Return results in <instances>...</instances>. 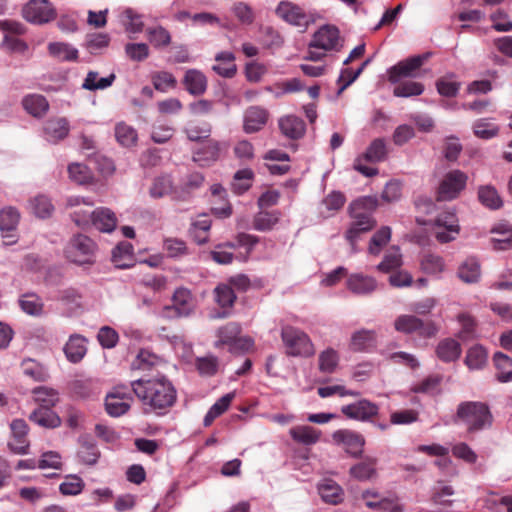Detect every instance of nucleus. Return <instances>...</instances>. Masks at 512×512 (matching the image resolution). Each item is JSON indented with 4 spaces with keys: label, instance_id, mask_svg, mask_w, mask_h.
Wrapping results in <instances>:
<instances>
[{
    "label": "nucleus",
    "instance_id": "obj_43",
    "mask_svg": "<svg viewBox=\"0 0 512 512\" xmlns=\"http://www.w3.org/2000/svg\"><path fill=\"white\" fill-rule=\"evenodd\" d=\"M235 394L233 392L227 393L224 396H222L220 399H218L208 410L206 413L203 424L205 427L210 426L213 421L219 417L221 414H223L229 407L231 401L233 400Z\"/></svg>",
    "mask_w": 512,
    "mask_h": 512
},
{
    "label": "nucleus",
    "instance_id": "obj_4",
    "mask_svg": "<svg viewBox=\"0 0 512 512\" xmlns=\"http://www.w3.org/2000/svg\"><path fill=\"white\" fill-rule=\"evenodd\" d=\"M99 248L89 236L74 234L64 247L66 259L78 266H91L96 262Z\"/></svg>",
    "mask_w": 512,
    "mask_h": 512
},
{
    "label": "nucleus",
    "instance_id": "obj_59",
    "mask_svg": "<svg viewBox=\"0 0 512 512\" xmlns=\"http://www.w3.org/2000/svg\"><path fill=\"white\" fill-rule=\"evenodd\" d=\"M458 321L461 325V329L458 333V337L463 340L467 341L470 339L475 338L476 335V323L474 318L467 314V313H461L458 315Z\"/></svg>",
    "mask_w": 512,
    "mask_h": 512
},
{
    "label": "nucleus",
    "instance_id": "obj_61",
    "mask_svg": "<svg viewBox=\"0 0 512 512\" xmlns=\"http://www.w3.org/2000/svg\"><path fill=\"white\" fill-rule=\"evenodd\" d=\"M391 238V229L388 226H384L379 229L371 238L369 244V253L372 255H378L381 248L385 246Z\"/></svg>",
    "mask_w": 512,
    "mask_h": 512
},
{
    "label": "nucleus",
    "instance_id": "obj_38",
    "mask_svg": "<svg viewBox=\"0 0 512 512\" xmlns=\"http://www.w3.org/2000/svg\"><path fill=\"white\" fill-rule=\"evenodd\" d=\"M478 200L483 206L491 210H497L503 206L498 191L492 185H483L478 188Z\"/></svg>",
    "mask_w": 512,
    "mask_h": 512
},
{
    "label": "nucleus",
    "instance_id": "obj_57",
    "mask_svg": "<svg viewBox=\"0 0 512 512\" xmlns=\"http://www.w3.org/2000/svg\"><path fill=\"white\" fill-rule=\"evenodd\" d=\"M472 128L475 136L484 140L492 139L499 132L498 126L485 118L476 120Z\"/></svg>",
    "mask_w": 512,
    "mask_h": 512
},
{
    "label": "nucleus",
    "instance_id": "obj_64",
    "mask_svg": "<svg viewBox=\"0 0 512 512\" xmlns=\"http://www.w3.org/2000/svg\"><path fill=\"white\" fill-rule=\"evenodd\" d=\"M366 506L370 509L383 512H403V507L396 500L385 498L378 501H367Z\"/></svg>",
    "mask_w": 512,
    "mask_h": 512
},
{
    "label": "nucleus",
    "instance_id": "obj_8",
    "mask_svg": "<svg viewBox=\"0 0 512 512\" xmlns=\"http://www.w3.org/2000/svg\"><path fill=\"white\" fill-rule=\"evenodd\" d=\"M132 387L126 385L115 386L105 398V410L111 417H120L127 413L131 407Z\"/></svg>",
    "mask_w": 512,
    "mask_h": 512
},
{
    "label": "nucleus",
    "instance_id": "obj_6",
    "mask_svg": "<svg viewBox=\"0 0 512 512\" xmlns=\"http://www.w3.org/2000/svg\"><path fill=\"white\" fill-rule=\"evenodd\" d=\"M196 309V300L191 291L180 287L175 290L172 296V305L165 306L162 316L167 318H183L191 316Z\"/></svg>",
    "mask_w": 512,
    "mask_h": 512
},
{
    "label": "nucleus",
    "instance_id": "obj_15",
    "mask_svg": "<svg viewBox=\"0 0 512 512\" xmlns=\"http://www.w3.org/2000/svg\"><path fill=\"white\" fill-rule=\"evenodd\" d=\"M460 227L458 219L453 212H443L435 219V238L440 243H448L456 239Z\"/></svg>",
    "mask_w": 512,
    "mask_h": 512
},
{
    "label": "nucleus",
    "instance_id": "obj_32",
    "mask_svg": "<svg viewBox=\"0 0 512 512\" xmlns=\"http://www.w3.org/2000/svg\"><path fill=\"white\" fill-rule=\"evenodd\" d=\"M86 351L85 338L78 334L71 335L64 347L65 355L72 363L81 361Z\"/></svg>",
    "mask_w": 512,
    "mask_h": 512
},
{
    "label": "nucleus",
    "instance_id": "obj_45",
    "mask_svg": "<svg viewBox=\"0 0 512 512\" xmlns=\"http://www.w3.org/2000/svg\"><path fill=\"white\" fill-rule=\"evenodd\" d=\"M163 249L167 257L172 259H181L190 254L186 242L179 238H165L163 241Z\"/></svg>",
    "mask_w": 512,
    "mask_h": 512
},
{
    "label": "nucleus",
    "instance_id": "obj_16",
    "mask_svg": "<svg viewBox=\"0 0 512 512\" xmlns=\"http://www.w3.org/2000/svg\"><path fill=\"white\" fill-rule=\"evenodd\" d=\"M378 406L369 400L362 399L355 403L342 406L341 412L350 419L368 421L378 414Z\"/></svg>",
    "mask_w": 512,
    "mask_h": 512
},
{
    "label": "nucleus",
    "instance_id": "obj_46",
    "mask_svg": "<svg viewBox=\"0 0 512 512\" xmlns=\"http://www.w3.org/2000/svg\"><path fill=\"white\" fill-rule=\"evenodd\" d=\"M425 90L422 83L406 80L399 81L393 89V95L396 97L409 98L421 95Z\"/></svg>",
    "mask_w": 512,
    "mask_h": 512
},
{
    "label": "nucleus",
    "instance_id": "obj_31",
    "mask_svg": "<svg viewBox=\"0 0 512 512\" xmlns=\"http://www.w3.org/2000/svg\"><path fill=\"white\" fill-rule=\"evenodd\" d=\"M133 246L131 243L123 241L120 242L112 250V262L114 265L121 269L129 268L133 265Z\"/></svg>",
    "mask_w": 512,
    "mask_h": 512
},
{
    "label": "nucleus",
    "instance_id": "obj_52",
    "mask_svg": "<svg viewBox=\"0 0 512 512\" xmlns=\"http://www.w3.org/2000/svg\"><path fill=\"white\" fill-rule=\"evenodd\" d=\"M375 464L374 459L359 462L350 468V475L359 481L370 480L376 474Z\"/></svg>",
    "mask_w": 512,
    "mask_h": 512
},
{
    "label": "nucleus",
    "instance_id": "obj_39",
    "mask_svg": "<svg viewBox=\"0 0 512 512\" xmlns=\"http://www.w3.org/2000/svg\"><path fill=\"white\" fill-rule=\"evenodd\" d=\"M22 104L24 109L34 117L43 116L49 108L46 98L39 94L25 96L22 100Z\"/></svg>",
    "mask_w": 512,
    "mask_h": 512
},
{
    "label": "nucleus",
    "instance_id": "obj_55",
    "mask_svg": "<svg viewBox=\"0 0 512 512\" xmlns=\"http://www.w3.org/2000/svg\"><path fill=\"white\" fill-rule=\"evenodd\" d=\"M254 173L250 168L238 170L233 177L232 187L235 193L243 194L252 185Z\"/></svg>",
    "mask_w": 512,
    "mask_h": 512
},
{
    "label": "nucleus",
    "instance_id": "obj_44",
    "mask_svg": "<svg viewBox=\"0 0 512 512\" xmlns=\"http://www.w3.org/2000/svg\"><path fill=\"white\" fill-rule=\"evenodd\" d=\"M340 361L339 353L329 347L323 350L318 357V367L322 373L332 374L336 371Z\"/></svg>",
    "mask_w": 512,
    "mask_h": 512
},
{
    "label": "nucleus",
    "instance_id": "obj_41",
    "mask_svg": "<svg viewBox=\"0 0 512 512\" xmlns=\"http://www.w3.org/2000/svg\"><path fill=\"white\" fill-rule=\"evenodd\" d=\"M491 232L499 235L491 239L495 250H507L512 247V227L509 224H498Z\"/></svg>",
    "mask_w": 512,
    "mask_h": 512
},
{
    "label": "nucleus",
    "instance_id": "obj_63",
    "mask_svg": "<svg viewBox=\"0 0 512 512\" xmlns=\"http://www.w3.org/2000/svg\"><path fill=\"white\" fill-rule=\"evenodd\" d=\"M125 29L129 33H140L143 31L144 23L142 15L136 13L133 9L128 8L123 13Z\"/></svg>",
    "mask_w": 512,
    "mask_h": 512
},
{
    "label": "nucleus",
    "instance_id": "obj_60",
    "mask_svg": "<svg viewBox=\"0 0 512 512\" xmlns=\"http://www.w3.org/2000/svg\"><path fill=\"white\" fill-rule=\"evenodd\" d=\"M172 179L169 175L156 177L150 187L149 193L153 198H162L172 191Z\"/></svg>",
    "mask_w": 512,
    "mask_h": 512
},
{
    "label": "nucleus",
    "instance_id": "obj_12",
    "mask_svg": "<svg viewBox=\"0 0 512 512\" xmlns=\"http://www.w3.org/2000/svg\"><path fill=\"white\" fill-rule=\"evenodd\" d=\"M430 57V53H424L409 57L398 62L388 70V80L392 84L398 83L402 78L415 77L416 71Z\"/></svg>",
    "mask_w": 512,
    "mask_h": 512
},
{
    "label": "nucleus",
    "instance_id": "obj_20",
    "mask_svg": "<svg viewBox=\"0 0 512 512\" xmlns=\"http://www.w3.org/2000/svg\"><path fill=\"white\" fill-rule=\"evenodd\" d=\"M268 119L266 109L259 106L249 107L244 114L243 129L246 133L251 134L261 130Z\"/></svg>",
    "mask_w": 512,
    "mask_h": 512
},
{
    "label": "nucleus",
    "instance_id": "obj_2",
    "mask_svg": "<svg viewBox=\"0 0 512 512\" xmlns=\"http://www.w3.org/2000/svg\"><path fill=\"white\" fill-rule=\"evenodd\" d=\"M377 206L378 199L375 196L360 197L349 205V213L353 221L346 231L345 237L353 252L356 251V242L360 234L372 230L376 225L373 212Z\"/></svg>",
    "mask_w": 512,
    "mask_h": 512
},
{
    "label": "nucleus",
    "instance_id": "obj_56",
    "mask_svg": "<svg viewBox=\"0 0 512 512\" xmlns=\"http://www.w3.org/2000/svg\"><path fill=\"white\" fill-rule=\"evenodd\" d=\"M241 327L236 322H229L217 331L218 341L216 346L230 345L240 335Z\"/></svg>",
    "mask_w": 512,
    "mask_h": 512
},
{
    "label": "nucleus",
    "instance_id": "obj_49",
    "mask_svg": "<svg viewBox=\"0 0 512 512\" xmlns=\"http://www.w3.org/2000/svg\"><path fill=\"white\" fill-rule=\"evenodd\" d=\"M402 265V255L399 248L393 247L387 251L382 261L377 265V270L383 273H390Z\"/></svg>",
    "mask_w": 512,
    "mask_h": 512
},
{
    "label": "nucleus",
    "instance_id": "obj_36",
    "mask_svg": "<svg viewBox=\"0 0 512 512\" xmlns=\"http://www.w3.org/2000/svg\"><path fill=\"white\" fill-rule=\"evenodd\" d=\"M458 277L465 283L473 284L479 281L481 276L480 264L477 259L467 258L458 268Z\"/></svg>",
    "mask_w": 512,
    "mask_h": 512
},
{
    "label": "nucleus",
    "instance_id": "obj_30",
    "mask_svg": "<svg viewBox=\"0 0 512 512\" xmlns=\"http://www.w3.org/2000/svg\"><path fill=\"white\" fill-rule=\"evenodd\" d=\"M183 83L186 90L191 95H202L207 89V79L205 75L196 69H189L186 71Z\"/></svg>",
    "mask_w": 512,
    "mask_h": 512
},
{
    "label": "nucleus",
    "instance_id": "obj_50",
    "mask_svg": "<svg viewBox=\"0 0 512 512\" xmlns=\"http://www.w3.org/2000/svg\"><path fill=\"white\" fill-rule=\"evenodd\" d=\"M115 138L123 147H132L137 142V131L124 122H120L115 126Z\"/></svg>",
    "mask_w": 512,
    "mask_h": 512
},
{
    "label": "nucleus",
    "instance_id": "obj_54",
    "mask_svg": "<svg viewBox=\"0 0 512 512\" xmlns=\"http://www.w3.org/2000/svg\"><path fill=\"white\" fill-rule=\"evenodd\" d=\"M33 394L39 408H52L59 400L58 393L48 387H37L33 390Z\"/></svg>",
    "mask_w": 512,
    "mask_h": 512
},
{
    "label": "nucleus",
    "instance_id": "obj_7",
    "mask_svg": "<svg viewBox=\"0 0 512 512\" xmlns=\"http://www.w3.org/2000/svg\"><path fill=\"white\" fill-rule=\"evenodd\" d=\"M467 180V174L461 170L448 171L438 185L437 200L451 201L456 199L465 189Z\"/></svg>",
    "mask_w": 512,
    "mask_h": 512
},
{
    "label": "nucleus",
    "instance_id": "obj_42",
    "mask_svg": "<svg viewBox=\"0 0 512 512\" xmlns=\"http://www.w3.org/2000/svg\"><path fill=\"white\" fill-rule=\"evenodd\" d=\"M487 358L486 349L482 345L476 344L468 349L465 364L470 370H479L486 365Z\"/></svg>",
    "mask_w": 512,
    "mask_h": 512
},
{
    "label": "nucleus",
    "instance_id": "obj_33",
    "mask_svg": "<svg viewBox=\"0 0 512 512\" xmlns=\"http://www.w3.org/2000/svg\"><path fill=\"white\" fill-rule=\"evenodd\" d=\"M29 419L35 424L44 428H56L60 426V417L52 408H37L29 416Z\"/></svg>",
    "mask_w": 512,
    "mask_h": 512
},
{
    "label": "nucleus",
    "instance_id": "obj_26",
    "mask_svg": "<svg viewBox=\"0 0 512 512\" xmlns=\"http://www.w3.org/2000/svg\"><path fill=\"white\" fill-rule=\"evenodd\" d=\"M220 143L209 141L193 153V161L201 167H208L219 158Z\"/></svg>",
    "mask_w": 512,
    "mask_h": 512
},
{
    "label": "nucleus",
    "instance_id": "obj_19",
    "mask_svg": "<svg viewBox=\"0 0 512 512\" xmlns=\"http://www.w3.org/2000/svg\"><path fill=\"white\" fill-rule=\"evenodd\" d=\"M317 491L323 502L338 505L344 500L343 488L333 479L325 478L317 484Z\"/></svg>",
    "mask_w": 512,
    "mask_h": 512
},
{
    "label": "nucleus",
    "instance_id": "obj_10",
    "mask_svg": "<svg viewBox=\"0 0 512 512\" xmlns=\"http://www.w3.org/2000/svg\"><path fill=\"white\" fill-rule=\"evenodd\" d=\"M395 329L403 333H416L423 338L436 335L437 327L432 321H422L414 315H402L395 320Z\"/></svg>",
    "mask_w": 512,
    "mask_h": 512
},
{
    "label": "nucleus",
    "instance_id": "obj_48",
    "mask_svg": "<svg viewBox=\"0 0 512 512\" xmlns=\"http://www.w3.org/2000/svg\"><path fill=\"white\" fill-rule=\"evenodd\" d=\"M146 34L149 42L157 49L167 47L171 43L170 32L161 25L148 27Z\"/></svg>",
    "mask_w": 512,
    "mask_h": 512
},
{
    "label": "nucleus",
    "instance_id": "obj_17",
    "mask_svg": "<svg viewBox=\"0 0 512 512\" xmlns=\"http://www.w3.org/2000/svg\"><path fill=\"white\" fill-rule=\"evenodd\" d=\"M333 440L341 443L346 447L347 453L357 458L362 454L365 444L364 437L350 430H338L333 433Z\"/></svg>",
    "mask_w": 512,
    "mask_h": 512
},
{
    "label": "nucleus",
    "instance_id": "obj_18",
    "mask_svg": "<svg viewBox=\"0 0 512 512\" xmlns=\"http://www.w3.org/2000/svg\"><path fill=\"white\" fill-rule=\"evenodd\" d=\"M275 13L283 21L293 26H303L308 23L307 15L302 8L289 1H281L276 7Z\"/></svg>",
    "mask_w": 512,
    "mask_h": 512
},
{
    "label": "nucleus",
    "instance_id": "obj_21",
    "mask_svg": "<svg viewBox=\"0 0 512 512\" xmlns=\"http://www.w3.org/2000/svg\"><path fill=\"white\" fill-rule=\"evenodd\" d=\"M70 130L66 118H55L48 120L43 128L45 139L50 143H57L67 137Z\"/></svg>",
    "mask_w": 512,
    "mask_h": 512
},
{
    "label": "nucleus",
    "instance_id": "obj_24",
    "mask_svg": "<svg viewBox=\"0 0 512 512\" xmlns=\"http://www.w3.org/2000/svg\"><path fill=\"white\" fill-rule=\"evenodd\" d=\"M347 287L356 295H368L376 290L377 282L371 276L356 273L347 279Z\"/></svg>",
    "mask_w": 512,
    "mask_h": 512
},
{
    "label": "nucleus",
    "instance_id": "obj_13",
    "mask_svg": "<svg viewBox=\"0 0 512 512\" xmlns=\"http://www.w3.org/2000/svg\"><path fill=\"white\" fill-rule=\"evenodd\" d=\"M23 17L33 24L48 23L55 18V10L48 0H30L22 9Z\"/></svg>",
    "mask_w": 512,
    "mask_h": 512
},
{
    "label": "nucleus",
    "instance_id": "obj_51",
    "mask_svg": "<svg viewBox=\"0 0 512 512\" xmlns=\"http://www.w3.org/2000/svg\"><path fill=\"white\" fill-rule=\"evenodd\" d=\"M214 300L222 309H227L234 305L236 295L230 285L221 283L214 289Z\"/></svg>",
    "mask_w": 512,
    "mask_h": 512
},
{
    "label": "nucleus",
    "instance_id": "obj_29",
    "mask_svg": "<svg viewBox=\"0 0 512 512\" xmlns=\"http://www.w3.org/2000/svg\"><path fill=\"white\" fill-rule=\"evenodd\" d=\"M289 434L295 442L307 446L316 444L321 437L318 429L308 425L295 426L290 429Z\"/></svg>",
    "mask_w": 512,
    "mask_h": 512
},
{
    "label": "nucleus",
    "instance_id": "obj_9",
    "mask_svg": "<svg viewBox=\"0 0 512 512\" xmlns=\"http://www.w3.org/2000/svg\"><path fill=\"white\" fill-rule=\"evenodd\" d=\"M387 156V147L383 138H377L371 142L363 156H360L354 161V169L364 176L372 177L378 174V169L366 166L362 163L363 160L368 162H381Z\"/></svg>",
    "mask_w": 512,
    "mask_h": 512
},
{
    "label": "nucleus",
    "instance_id": "obj_53",
    "mask_svg": "<svg viewBox=\"0 0 512 512\" xmlns=\"http://www.w3.org/2000/svg\"><path fill=\"white\" fill-rule=\"evenodd\" d=\"M30 208L37 217L42 219L50 217L54 211L51 200L45 195H37L32 198Z\"/></svg>",
    "mask_w": 512,
    "mask_h": 512
},
{
    "label": "nucleus",
    "instance_id": "obj_25",
    "mask_svg": "<svg viewBox=\"0 0 512 512\" xmlns=\"http://www.w3.org/2000/svg\"><path fill=\"white\" fill-rule=\"evenodd\" d=\"M97 230L110 233L117 225V218L115 213L106 207H99L94 209V215L91 223Z\"/></svg>",
    "mask_w": 512,
    "mask_h": 512
},
{
    "label": "nucleus",
    "instance_id": "obj_28",
    "mask_svg": "<svg viewBox=\"0 0 512 512\" xmlns=\"http://www.w3.org/2000/svg\"><path fill=\"white\" fill-rule=\"evenodd\" d=\"M376 345V335L373 330L361 329L351 336L349 348L354 352H367Z\"/></svg>",
    "mask_w": 512,
    "mask_h": 512
},
{
    "label": "nucleus",
    "instance_id": "obj_35",
    "mask_svg": "<svg viewBox=\"0 0 512 512\" xmlns=\"http://www.w3.org/2000/svg\"><path fill=\"white\" fill-rule=\"evenodd\" d=\"M48 51L51 56L59 61L74 62L77 61L79 55L77 48L64 42L49 43Z\"/></svg>",
    "mask_w": 512,
    "mask_h": 512
},
{
    "label": "nucleus",
    "instance_id": "obj_40",
    "mask_svg": "<svg viewBox=\"0 0 512 512\" xmlns=\"http://www.w3.org/2000/svg\"><path fill=\"white\" fill-rule=\"evenodd\" d=\"M21 310L30 316H41L44 310L42 299L35 293H26L19 300Z\"/></svg>",
    "mask_w": 512,
    "mask_h": 512
},
{
    "label": "nucleus",
    "instance_id": "obj_34",
    "mask_svg": "<svg viewBox=\"0 0 512 512\" xmlns=\"http://www.w3.org/2000/svg\"><path fill=\"white\" fill-rule=\"evenodd\" d=\"M460 344L451 338H446L439 342L436 348L437 357L443 362L456 361L461 355Z\"/></svg>",
    "mask_w": 512,
    "mask_h": 512
},
{
    "label": "nucleus",
    "instance_id": "obj_22",
    "mask_svg": "<svg viewBox=\"0 0 512 512\" xmlns=\"http://www.w3.org/2000/svg\"><path fill=\"white\" fill-rule=\"evenodd\" d=\"M100 451L96 442L90 436H82L79 438V449L77 457L85 465L94 466L99 458Z\"/></svg>",
    "mask_w": 512,
    "mask_h": 512
},
{
    "label": "nucleus",
    "instance_id": "obj_14",
    "mask_svg": "<svg viewBox=\"0 0 512 512\" xmlns=\"http://www.w3.org/2000/svg\"><path fill=\"white\" fill-rule=\"evenodd\" d=\"M342 47L340 32L333 25L321 26L313 35L309 48L321 49L323 51H338Z\"/></svg>",
    "mask_w": 512,
    "mask_h": 512
},
{
    "label": "nucleus",
    "instance_id": "obj_1",
    "mask_svg": "<svg viewBox=\"0 0 512 512\" xmlns=\"http://www.w3.org/2000/svg\"><path fill=\"white\" fill-rule=\"evenodd\" d=\"M133 393L143 404L145 413L163 415L177 399L173 383L165 376L140 378L131 382Z\"/></svg>",
    "mask_w": 512,
    "mask_h": 512
},
{
    "label": "nucleus",
    "instance_id": "obj_27",
    "mask_svg": "<svg viewBox=\"0 0 512 512\" xmlns=\"http://www.w3.org/2000/svg\"><path fill=\"white\" fill-rule=\"evenodd\" d=\"M279 128L281 132L290 139L301 138L306 131L304 121L294 115H287L279 119Z\"/></svg>",
    "mask_w": 512,
    "mask_h": 512
},
{
    "label": "nucleus",
    "instance_id": "obj_47",
    "mask_svg": "<svg viewBox=\"0 0 512 512\" xmlns=\"http://www.w3.org/2000/svg\"><path fill=\"white\" fill-rule=\"evenodd\" d=\"M421 269L429 275H439L445 269L444 259L434 253H426L421 259Z\"/></svg>",
    "mask_w": 512,
    "mask_h": 512
},
{
    "label": "nucleus",
    "instance_id": "obj_5",
    "mask_svg": "<svg viewBox=\"0 0 512 512\" xmlns=\"http://www.w3.org/2000/svg\"><path fill=\"white\" fill-rule=\"evenodd\" d=\"M281 339L288 356L307 358L315 353L310 337L298 328L291 326L282 328Z\"/></svg>",
    "mask_w": 512,
    "mask_h": 512
},
{
    "label": "nucleus",
    "instance_id": "obj_3",
    "mask_svg": "<svg viewBox=\"0 0 512 512\" xmlns=\"http://www.w3.org/2000/svg\"><path fill=\"white\" fill-rule=\"evenodd\" d=\"M456 422L474 433L491 427L492 414L488 406L481 402H463L458 406Z\"/></svg>",
    "mask_w": 512,
    "mask_h": 512
},
{
    "label": "nucleus",
    "instance_id": "obj_11",
    "mask_svg": "<svg viewBox=\"0 0 512 512\" xmlns=\"http://www.w3.org/2000/svg\"><path fill=\"white\" fill-rule=\"evenodd\" d=\"M94 203L89 198L81 196H69L66 199V207L73 209L70 214L72 221L79 227L85 228L92 223Z\"/></svg>",
    "mask_w": 512,
    "mask_h": 512
},
{
    "label": "nucleus",
    "instance_id": "obj_37",
    "mask_svg": "<svg viewBox=\"0 0 512 512\" xmlns=\"http://www.w3.org/2000/svg\"><path fill=\"white\" fill-rule=\"evenodd\" d=\"M116 79L114 73L109 74L106 77H99V73L96 71H89L82 83V88L89 91L104 90L110 87Z\"/></svg>",
    "mask_w": 512,
    "mask_h": 512
},
{
    "label": "nucleus",
    "instance_id": "obj_62",
    "mask_svg": "<svg viewBox=\"0 0 512 512\" xmlns=\"http://www.w3.org/2000/svg\"><path fill=\"white\" fill-rule=\"evenodd\" d=\"M69 177L72 181L77 184L89 183L92 179V173L90 169L81 163H72L68 166Z\"/></svg>",
    "mask_w": 512,
    "mask_h": 512
},
{
    "label": "nucleus",
    "instance_id": "obj_23",
    "mask_svg": "<svg viewBox=\"0 0 512 512\" xmlns=\"http://www.w3.org/2000/svg\"><path fill=\"white\" fill-rule=\"evenodd\" d=\"M20 220V213L14 207H6L0 211V230L6 235H3L4 238H11V240L5 241L6 245L12 244L16 242V238L13 232Z\"/></svg>",
    "mask_w": 512,
    "mask_h": 512
},
{
    "label": "nucleus",
    "instance_id": "obj_58",
    "mask_svg": "<svg viewBox=\"0 0 512 512\" xmlns=\"http://www.w3.org/2000/svg\"><path fill=\"white\" fill-rule=\"evenodd\" d=\"M236 240L238 247H242L245 249V253L236 254V260L240 262H246L254 248V246L258 243V237L247 234V233H238L236 235Z\"/></svg>",
    "mask_w": 512,
    "mask_h": 512
}]
</instances>
